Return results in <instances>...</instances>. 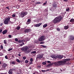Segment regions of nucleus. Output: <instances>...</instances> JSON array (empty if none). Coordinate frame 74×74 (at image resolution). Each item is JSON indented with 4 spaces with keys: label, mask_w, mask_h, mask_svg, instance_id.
<instances>
[{
    "label": "nucleus",
    "mask_w": 74,
    "mask_h": 74,
    "mask_svg": "<svg viewBox=\"0 0 74 74\" xmlns=\"http://www.w3.org/2000/svg\"><path fill=\"white\" fill-rule=\"evenodd\" d=\"M63 19V17L61 16H58L56 17L54 20L53 22L54 23L56 24L61 21Z\"/></svg>",
    "instance_id": "nucleus-1"
},
{
    "label": "nucleus",
    "mask_w": 74,
    "mask_h": 74,
    "mask_svg": "<svg viewBox=\"0 0 74 74\" xmlns=\"http://www.w3.org/2000/svg\"><path fill=\"white\" fill-rule=\"evenodd\" d=\"M29 49V47L27 46H25L21 48V50L22 51H25L27 53H30L31 52V50H28Z\"/></svg>",
    "instance_id": "nucleus-2"
},
{
    "label": "nucleus",
    "mask_w": 74,
    "mask_h": 74,
    "mask_svg": "<svg viewBox=\"0 0 74 74\" xmlns=\"http://www.w3.org/2000/svg\"><path fill=\"white\" fill-rule=\"evenodd\" d=\"M13 22L10 21V17H8L6 18L5 21H4V23L5 25H7V24H9L10 25L12 24Z\"/></svg>",
    "instance_id": "nucleus-3"
},
{
    "label": "nucleus",
    "mask_w": 74,
    "mask_h": 74,
    "mask_svg": "<svg viewBox=\"0 0 74 74\" xmlns=\"http://www.w3.org/2000/svg\"><path fill=\"white\" fill-rule=\"evenodd\" d=\"M64 64V61H59L58 62H56L54 63V65L56 66H63Z\"/></svg>",
    "instance_id": "nucleus-4"
},
{
    "label": "nucleus",
    "mask_w": 74,
    "mask_h": 74,
    "mask_svg": "<svg viewBox=\"0 0 74 74\" xmlns=\"http://www.w3.org/2000/svg\"><path fill=\"white\" fill-rule=\"evenodd\" d=\"M21 16L22 18H23L25 16V15H27V12L25 11V12H23L22 11L21 12Z\"/></svg>",
    "instance_id": "nucleus-5"
},
{
    "label": "nucleus",
    "mask_w": 74,
    "mask_h": 74,
    "mask_svg": "<svg viewBox=\"0 0 74 74\" xmlns=\"http://www.w3.org/2000/svg\"><path fill=\"white\" fill-rule=\"evenodd\" d=\"M73 41H74V36H73V35H71L70 36L69 41L70 42H71Z\"/></svg>",
    "instance_id": "nucleus-6"
},
{
    "label": "nucleus",
    "mask_w": 74,
    "mask_h": 74,
    "mask_svg": "<svg viewBox=\"0 0 74 74\" xmlns=\"http://www.w3.org/2000/svg\"><path fill=\"white\" fill-rule=\"evenodd\" d=\"M43 56H44V54H38L37 56V58H36V59L37 60L38 59H41L43 57Z\"/></svg>",
    "instance_id": "nucleus-7"
},
{
    "label": "nucleus",
    "mask_w": 74,
    "mask_h": 74,
    "mask_svg": "<svg viewBox=\"0 0 74 74\" xmlns=\"http://www.w3.org/2000/svg\"><path fill=\"white\" fill-rule=\"evenodd\" d=\"M45 36H41L39 39V41H44L45 40Z\"/></svg>",
    "instance_id": "nucleus-8"
},
{
    "label": "nucleus",
    "mask_w": 74,
    "mask_h": 74,
    "mask_svg": "<svg viewBox=\"0 0 74 74\" xmlns=\"http://www.w3.org/2000/svg\"><path fill=\"white\" fill-rule=\"evenodd\" d=\"M53 7L56 8H57L58 5H57V3L56 2H54L52 4Z\"/></svg>",
    "instance_id": "nucleus-9"
},
{
    "label": "nucleus",
    "mask_w": 74,
    "mask_h": 74,
    "mask_svg": "<svg viewBox=\"0 0 74 74\" xmlns=\"http://www.w3.org/2000/svg\"><path fill=\"white\" fill-rule=\"evenodd\" d=\"M31 32V29H25L24 31V33H29V32Z\"/></svg>",
    "instance_id": "nucleus-10"
},
{
    "label": "nucleus",
    "mask_w": 74,
    "mask_h": 74,
    "mask_svg": "<svg viewBox=\"0 0 74 74\" xmlns=\"http://www.w3.org/2000/svg\"><path fill=\"white\" fill-rule=\"evenodd\" d=\"M7 66H8V65L7 64L4 63L2 66V69H5L6 67H7Z\"/></svg>",
    "instance_id": "nucleus-11"
},
{
    "label": "nucleus",
    "mask_w": 74,
    "mask_h": 74,
    "mask_svg": "<svg viewBox=\"0 0 74 74\" xmlns=\"http://www.w3.org/2000/svg\"><path fill=\"white\" fill-rule=\"evenodd\" d=\"M71 59L70 58H67L66 59H65L63 60L64 61V63H66V62L67 61L68 62H69L70 60Z\"/></svg>",
    "instance_id": "nucleus-12"
},
{
    "label": "nucleus",
    "mask_w": 74,
    "mask_h": 74,
    "mask_svg": "<svg viewBox=\"0 0 74 74\" xmlns=\"http://www.w3.org/2000/svg\"><path fill=\"white\" fill-rule=\"evenodd\" d=\"M70 22H71V25H73V24H74V19L73 18H71L70 21Z\"/></svg>",
    "instance_id": "nucleus-13"
},
{
    "label": "nucleus",
    "mask_w": 74,
    "mask_h": 74,
    "mask_svg": "<svg viewBox=\"0 0 74 74\" xmlns=\"http://www.w3.org/2000/svg\"><path fill=\"white\" fill-rule=\"evenodd\" d=\"M30 62H29V64H33V59L32 58H31L30 59Z\"/></svg>",
    "instance_id": "nucleus-14"
},
{
    "label": "nucleus",
    "mask_w": 74,
    "mask_h": 74,
    "mask_svg": "<svg viewBox=\"0 0 74 74\" xmlns=\"http://www.w3.org/2000/svg\"><path fill=\"white\" fill-rule=\"evenodd\" d=\"M57 58H58V59H62V58H63V57L62 56L58 55L57 56Z\"/></svg>",
    "instance_id": "nucleus-15"
},
{
    "label": "nucleus",
    "mask_w": 74,
    "mask_h": 74,
    "mask_svg": "<svg viewBox=\"0 0 74 74\" xmlns=\"http://www.w3.org/2000/svg\"><path fill=\"white\" fill-rule=\"evenodd\" d=\"M51 57L52 58L54 59H56V58H57V56H56L54 55L51 56Z\"/></svg>",
    "instance_id": "nucleus-16"
},
{
    "label": "nucleus",
    "mask_w": 74,
    "mask_h": 74,
    "mask_svg": "<svg viewBox=\"0 0 74 74\" xmlns=\"http://www.w3.org/2000/svg\"><path fill=\"white\" fill-rule=\"evenodd\" d=\"M69 25H68L67 26H64V29H65V30H66V29H69Z\"/></svg>",
    "instance_id": "nucleus-17"
},
{
    "label": "nucleus",
    "mask_w": 74,
    "mask_h": 74,
    "mask_svg": "<svg viewBox=\"0 0 74 74\" xmlns=\"http://www.w3.org/2000/svg\"><path fill=\"white\" fill-rule=\"evenodd\" d=\"M25 40H18V42L19 43H21L22 42H25Z\"/></svg>",
    "instance_id": "nucleus-18"
},
{
    "label": "nucleus",
    "mask_w": 74,
    "mask_h": 74,
    "mask_svg": "<svg viewBox=\"0 0 74 74\" xmlns=\"http://www.w3.org/2000/svg\"><path fill=\"white\" fill-rule=\"evenodd\" d=\"M30 23V19H28L27 22V25H28Z\"/></svg>",
    "instance_id": "nucleus-19"
},
{
    "label": "nucleus",
    "mask_w": 74,
    "mask_h": 74,
    "mask_svg": "<svg viewBox=\"0 0 74 74\" xmlns=\"http://www.w3.org/2000/svg\"><path fill=\"white\" fill-rule=\"evenodd\" d=\"M7 32V30H5L4 31H3L2 32V34H5Z\"/></svg>",
    "instance_id": "nucleus-20"
},
{
    "label": "nucleus",
    "mask_w": 74,
    "mask_h": 74,
    "mask_svg": "<svg viewBox=\"0 0 74 74\" xmlns=\"http://www.w3.org/2000/svg\"><path fill=\"white\" fill-rule=\"evenodd\" d=\"M13 72L11 71V69L9 70L8 73L9 74H12Z\"/></svg>",
    "instance_id": "nucleus-21"
},
{
    "label": "nucleus",
    "mask_w": 74,
    "mask_h": 74,
    "mask_svg": "<svg viewBox=\"0 0 74 74\" xmlns=\"http://www.w3.org/2000/svg\"><path fill=\"white\" fill-rule=\"evenodd\" d=\"M41 24H42L41 23L37 24L36 25V27H39V26H40L41 25Z\"/></svg>",
    "instance_id": "nucleus-22"
},
{
    "label": "nucleus",
    "mask_w": 74,
    "mask_h": 74,
    "mask_svg": "<svg viewBox=\"0 0 74 74\" xmlns=\"http://www.w3.org/2000/svg\"><path fill=\"white\" fill-rule=\"evenodd\" d=\"M10 69H11V71H15L16 70V68H13Z\"/></svg>",
    "instance_id": "nucleus-23"
},
{
    "label": "nucleus",
    "mask_w": 74,
    "mask_h": 74,
    "mask_svg": "<svg viewBox=\"0 0 74 74\" xmlns=\"http://www.w3.org/2000/svg\"><path fill=\"white\" fill-rule=\"evenodd\" d=\"M15 7L16 8L18 9V8H19V7H20V6L19 5H17L15 6Z\"/></svg>",
    "instance_id": "nucleus-24"
},
{
    "label": "nucleus",
    "mask_w": 74,
    "mask_h": 74,
    "mask_svg": "<svg viewBox=\"0 0 74 74\" xmlns=\"http://www.w3.org/2000/svg\"><path fill=\"white\" fill-rule=\"evenodd\" d=\"M45 62H42V64L43 65H45L47 64V61H45Z\"/></svg>",
    "instance_id": "nucleus-25"
},
{
    "label": "nucleus",
    "mask_w": 74,
    "mask_h": 74,
    "mask_svg": "<svg viewBox=\"0 0 74 74\" xmlns=\"http://www.w3.org/2000/svg\"><path fill=\"white\" fill-rule=\"evenodd\" d=\"M11 64H16V62L15 61H12L11 62Z\"/></svg>",
    "instance_id": "nucleus-26"
},
{
    "label": "nucleus",
    "mask_w": 74,
    "mask_h": 74,
    "mask_svg": "<svg viewBox=\"0 0 74 74\" xmlns=\"http://www.w3.org/2000/svg\"><path fill=\"white\" fill-rule=\"evenodd\" d=\"M47 24H45L43 25V27H44V28H45V27H47Z\"/></svg>",
    "instance_id": "nucleus-27"
},
{
    "label": "nucleus",
    "mask_w": 74,
    "mask_h": 74,
    "mask_svg": "<svg viewBox=\"0 0 74 74\" xmlns=\"http://www.w3.org/2000/svg\"><path fill=\"white\" fill-rule=\"evenodd\" d=\"M52 66V64H48V65H47V67H50V66Z\"/></svg>",
    "instance_id": "nucleus-28"
},
{
    "label": "nucleus",
    "mask_w": 74,
    "mask_h": 74,
    "mask_svg": "<svg viewBox=\"0 0 74 74\" xmlns=\"http://www.w3.org/2000/svg\"><path fill=\"white\" fill-rule=\"evenodd\" d=\"M30 53H31V54H34V53H36V51H32Z\"/></svg>",
    "instance_id": "nucleus-29"
},
{
    "label": "nucleus",
    "mask_w": 74,
    "mask_h": 74,
    "mask_svg": "<svg viewBox=\"0 0 74 74\" xmlns=\"http://www.w3.org/2000/svg\"><path fill=\"white\" fill-rule=\"evenodd\" d=\"M20 27L19 26H18L16 27V29L17 30H19L20 29Z\"/></svg>",
    "instance_id": "nucleus-30"
},
{
    "label": "nucleus",
    "mask_w": 74,
    "mask_h": 74,
    "mask_svg": "<svg viewBox=\"0 0 74 74\" xmlns=\"http://www.w3.org/2000/svg\"><path fill=\"white\" fill-rule=\"evenodd\" d=\"M29 39H28V38H26L25 39V41H29Z\"/></svg>",
    "instance_id": "nucleus-31"
},
{
    "label": "nucleus",
    "mask_w": 74,
    "mask_h": 74,
    "mask_svg": "<svg viewBox=\"0 0 74 74\" xmlns=\"http://www.w3.org/2000/svg\"><path fill=\"white\" fill-rule=\"evenodd\" d=\"M23 0H18V1L20 3H21V2H23Z\"/></svg>",
    "instance_id": "nucleus-32"
},
{
    "label": "nucleus",
    "mask_w": 74,
    "mask_h": 74,
    "mask_svg": "<svg viewBox=\"0 0 74 74\" xmlns=\"http://www.w3.org/2000/svg\"><path fill=\"white\" fill-rule=\"evenodd\" d=\"M3 42L4 44H7V42H6V40H3Z\"/></svg>",
    "instance_id": "nucleus-33"
},
{
    "label": "nucleus",
    "mask_w": 74,
    "mask_h": 74,
    "mask_svg": "<svg viewBox=\"0 0 74 74\" xmlns=\"http://www.w3.org/2000/svg\"><path fill=\"white\" fill-rule=\"evenodd\" d=\"M41 47H43V48H47V46H44L43 45H41Z\"/></svg>",
    "instance_id": "nucleus-34"
},
{
    "label": "nucleus",
    "mask_w": 74,
    "mask_h": 74,
    "mask_svg": "<svg viewBox=\"0 0 74 74\" xmlns=\"http://www.w3.org/2000/svg\"><path fill=\"white\" fill-rule=\"evenodd\" d=\"M16 61L18 62V63H20V60H19L18 59H17Z\"/></svg>",
    "instance_id": "nucleus-35"
},
{
    "label": "nucleus",
    "mask_w": 74,
    "mask_h": 74,
    "mask_svg": "<svg viewBox=\"0 0 74 74\" xmlns=\"http://www.w3.org/2000/svg\"><path fill=\"white\" fill-rule=\"evenodd\" d=\"M29 62V61H28L27 60H25V63H28Z\"/></svg>",
    "instance_id": "nucleus-36"
},
{
    "label": "nucleus",
    "mask_w": 74,
    "mask_h": 74,
    "mask_svg": "<svg viewBox=\"0 0 74 74\" xmlns=\"http://www.w3.org/2000/svg\"><path fill=\"white\" fill-rule=\"evenodd\" d=\"M0 48L1 49H3V46L2 45H1L0 46Z\"/></svg>",
    "instance_id": "nucleus-37"
},
{
    "label": "nucleus",
    "mask_w": 74,
    "mask_h": 74,
    "mask_svg": "<svg viewBox=\"0 0 74 74\" xmlns=\"http://www.w3.org/2000/svg\"><path fill=\"white\" fill-rule=\"evenodd\" d=\"M29 48H34V47H33V46H29Z\"/></svg>",
    "instance_id": "nucleus-38"
},
{
    "label": "nucleus",
    "mask_w": 74,
    "mask_h": 74,
    "mask_svg": "<svg viewBox=\"0 0 74 74\" xmlns=\"http://www.w3.org/2000/svg\"><path fill=\"white\" fill-rule=\"evenodd\" d=\"M70 10V9H69V8H68L67 9H66V11H69Z\"/></svg>",
    "instance_id": "nucleus-39"
},
{
    "label": "nucleus",
    "mask_w": 74,
    "mask_h": 74,
    "mask_svg": "<svg viewBox=\"0 0 74 74\" xmlns=\"http://www.w3.org/2000/svg\"><path fill=\"white\" fill-rule=\"evenodd\" d=\"M40 44H44V42L42 41L40 42Z\"/></svg>",
    "instance_id": "nucleus-40"
},
{
    "label": "nucleus",
    "mask_w": 74,
    "mask_h": 74,
    "mask_svg": "<svg viewBox=\"0 0 74 74\" xmlns=\"http://www.w3.org/2000/svg\"><path fill=\"white\" fill-rule=\"evenodd\" d=\"M23 59H24V60H25V59H26V57L24 56V57H23Z\"/></svg>",
    "instance_id": "nucleus-41"
},
{
    "label": "nucleus",
    "mask_w": 74,
    "mask_h": 74,
    "mask_svg": "<svg viewBox=\"0 0 74 74\" xmlns=\"http://www.w3.org/2000/svg\"><path fill=\"white\" fill-rule=\"evenodd\" d=\"M13 49L12 48H11L10 49H9L8 50V51H11V50H12Z\"/></svg>",
    "instance_id": "nucleus-42"
},
{
    "label": "nucleus",
    "mask_w": 74,
    "mask_h": 74,
    "mask_svg": "<svg viewBox=\"0 0 74 74\" xmlns=\"http://www.w3.org/2000/svg\"><path fill=\"white\" fill-rule=\"evenodd\" d=\"M35 4H41V2H37V3L35 2Z\"/></svg>",
    "instance_id": "nucleus-43"
},
{
    "label": "nucleus",
    "mask_w": 74,
    "mask_h": 74,
    "mask_svg": "<svg viewBox=\"0 0 74 74\" xmlns=\"http://www.w3.org/2000/svg\"><path fill=\"white\" fill-rule=\"evenodd\" d=\"M41 71H42V72H43V73H44V72H46V70H42Z\"/></svg>",
    "instance_id": "nucleus-44"
},
{
    "label": "nucleus",
    "mask_w": 74,
    "mask_h": 74,
    "mask_svg": "<svg viewBox=\"0 0 74 74\" xmlns=\"http://www.w3.org/2000/svg\"><path fill=\"white\" fill-rule=\"evenodd\" d=\"M12 16L13 17H15V15L14 14H13L12 15Z\"/></svg>",
    "instance_id": "nucleus-45"
},
{
    "label": "nucleus",
    "mask_w": 74,
    "mask_h": 74,
    "mask_svg": "<svg viewBox=\"0 0 74 74\" xmlns=\"http://www.w3.org/2000/svg\"><path fill=\"white\" fill-rule=\"evenodd\" d=\"M8 37H9V38H11V35H9L8 36Z\"/></svg>",
    "instance_id": "nucleus-46"
},
{
    "label": "nucleus",
    "mask_w": 74,
    "mask_h": 74,
    "mask_svg": "<svg viewBox=\"0 0 74 74\" xmlns=\"http://www.w3.org/2000/svg\"><path fill=\"white\" fill-rule=\"evenodd\" d=\"M57 30L58 31V32H59V31H60V29H59V28H57Z\"/></svg>",
    "instance_id": "nucleus-47"
},
{
    "label": "nucleus",
    "mask_w": 74,
    "mask_h": 74,
    "mask_svg": "<svg viewBox=\"0 0 74 74\" xmlns=\"http://www.w3.org/2000/svg\"><path fill=\"white\" fill-rule=\"evenodd\" d=\"M3 32V30L1 29H0V33H1Z\"/></svg>",
    "instance_id": "nucleus-48"
},
{
    "label": "nucleus",
    "mask_w": 74,
    "mask_h": 74,
    "mask_svg": "<svg viewBox=\"0 0 74 74\" xmlns=\"http://www.w3.org/2000/svg\"><path fill=\"white\" fill-rule=\"evenodd\" d=\"M5 58L6 59H8V57H7V56H5Z\"/></svg>",
    "instance_id": "nucleus-49"
},
{
    "label": "nucleus",
    "mask_w": 74,
    "mask_h": 74,
    "mask_svg": "<svg viewBox=\"0 0 74 74\" xmlns=\"http://www.w3.org/2000/svg\"><path fill=\"white\" fill-rule=\"evenodd\" d=\"M15 41H18V38H16L15 39Z\"/></svg>",
    "instance_id": "nucleus-50"
},
{
    "label": "nucleus",
    "mask_w": 74,
    "mask_h": 74,
    "mask_svg": "<svg viewBox=\"0 0 74 74\" xmlns=\"http://www.w3.org/2000/svg\"><path fill=\"white\" fill-rule=\"evenodd\" d=\"M51 69H47V70H46V72H47V71H51Z\"/></svg>",
    "instance_id": "nucleus-51"
},
{
    "label": "nucleus",
    "mask_w": 74,
    "mask_h": 74,
    "mask_svg": "<svg viewBox=\"0 0 74 74\" xmlns=\"http://www.w3.org/2000/svg\"><path fill=\"white\" fill-rule=\"evenodd\" d=\"M3 25V23H1L0 24V25L1 26H2V25Z\"/></svg>",
    "instance_id": "nucleus-52"
},
{
    "label": "nucleus",
    "mask_w": 74,
    "mask_h": 74,
    "mask_svg": "<svg viewBox=\"0 0 74 74\" xmlns=\"http://www.w3.org/2000/svg\"><path fill=\"white\" fill-rule=\"evenodd\" d=\"M47 62L48 63H51V61H47Z\"/></svg>",
    "instance_id": "nucleus-53"
},
{
    "label": "nucleus",
    "mask_w": 74,
    "mask_h": 74,
    "mask_svg": "<svg viewBox=\"0 0 74 74\" xmlns=\"http://www.w3.org/2000/svg\"><path fill=\"white\" fill-rule=\"evenodd\" d=\"M0 74H7V73H0Z\"/></svg>",
    "instance_id": "nucleus-54"
},
{
    "label": "nucleus",
    "mask_w": 74,
    "mask_h": 74,
    "mask_svg": "<svg viewBox=\"0 0 74 74\" xmlns=\"http://www.w3.org/2000/svg\"><path fill=\"white\" fill-rule=\"evenodd\" d=\"M37 67H38V68H40V67H41V66H37Z\"/></svg>",
    "instance_id": "nucleus-55"
},
{
    "label": "nucleus",
    "mask_w": 74,
    "mask_h": 74,
    "mask_svg": "<svg viewBox=\"0 0 74 74\" xmlns=\"http://www.w3.org/2000/svg\"><path fill=\"white\" fill-rule=\"evenodd\" d=\"M6 8H7V9H8V10L10 9L9 8V7H6Z\"/></svg>",
    "instance_id": "nucleus-56"
},
{
    "label": "nucleus",
    "mask_w": 74,
    "mask_h": 74,
    "mask_svg": "<svg viewBox=\"0 0 74 74\" xmlns=\"http://www.w3.org/2000/svg\"><path fill=\"white\" fill-rule=\"evenodd\" d=\"M18 55L19 56H21V53L18 54Z\"/></svg>",
    "instance_id": "nucleus-57"
},
{
    "label": "nucleus",
    "mask_w": 74,
    "mask_h": 74,
    "mask_svg": "<svg viewBox=\"0 0 74 74\" xmlns=\"http://www.w3.org/2000/svg\"><path fill=\"white\" fill-rule=\"evenodd\" d=\"M20 63H22V60H20Z\"/></svg>",
    "instance_id": "nucleus-58"
},
{
    "label": "nucleus",
    "mask_w": 74,
    "mask_h": 74,
    "mask_svg": "<svg viewBox=\"0 0 74 74\" xmlns=\"http://www.w3.org/2000/svg\"><path fill=\"white\" fill-rule=\"evenodd\" d=\"M23 45L22 44H20V46H21V47H22V46Z\"/></svg>",
    "instance_id": "nucleus-59"
},
{
    "label": "nucleus",
    "mask_w": 74,
    "mask_h": 74,
    "mask_svg": "<svg viewBox=\"0 0 74 74\" xmlns=\"http://www.w3.org/2000/svg\"><path fill=\"white\" fill-rule=\"evenodd\" d=\"M64 1H67L68 0H64Z\"/></svg>",
    "instance_id": "nucleus-60"
},
{
    "label": "nucleus",
    "mask_w": 74,
    "mask_h": 74,
    "mask_svg": "<svg viewBox=\"0 0 74 74\" xmlns=\"http://www.w3.org/2000/svg\"><path fill=\"white\" fill-rule=\"evenodd\" d=\"M12 58H14V56L12 55Z\"/></svg>",
    "instance_id": "nucleus-61"
},
{
    "label": "nucleus",
    "mask_w": 74,
    "mask_h": 74,
    "mask_svg": "<svg viewBox=\"0 0 74 74\" xmlns=\"http://www.w3.org/2000/svg\"><path fill=\"white\" fill-rule=\"evenodd\" d=\"M22 44L23 45H25V44L23 42L22 43Z\"/></svg>",
    "instance_id": "nucleus-62"
},
{
    "label": "nucleus",
    "mask_w": 74,
    "mask_h": 74,
    "mask_svg": "<svg viewBox=\"0 0 74 74\" xmlns=\"http://www.w3.org/2000/svg\"><path fill=\"white\" fill-rule=\"evenodd\" d=\"M45 4H46V3H43V5H45Z\"/></svg>",
    "instance_id": "nucleus-63"
},
{
    "label": "nucleus",
    "mask_w": 74,
    "mask_h": 74,
    "mask_svg": "<svg viewBox=\"0 0 74 74\" xmlns=\"http://www.w3.org/2000/svg\"><path fill=\"white\" fill-rule=\"evenodd\" d=\"M45 3H46V4H47V1H46L45 2Z\"/></svg>",
    "instance_id": "nucleus-64"
}]
</instances>
